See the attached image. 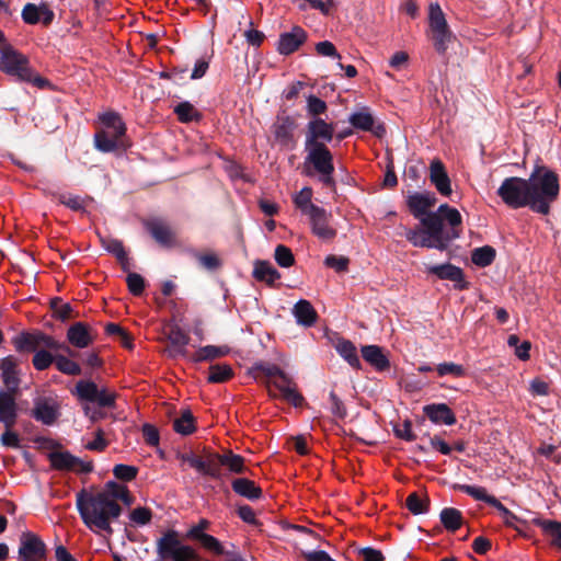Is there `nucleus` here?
<instances>
[{"mask_svg":"<svg viewBox=\"0 0 561 561\" xmlns=\"http://www.w3.org/2000/svg\"><path fill=\"white\" fill-rule=\"evenodd\" d=\"M119 502L130 506L134 497L125 484L110 481L100 491L81 490L78 492L76 505L83 524L90 530L111 535L113 533L111 524L123 512Z\"/></svg>","mask_w":561,"mask_h":561,"instance_id":"1","label":"nucleus"},{"mask_svg":"<svg viewBox=\"0 0 561 561\" xmlns=\"http://www.w3.org/2000/svg\"><path fill=\"white\" fill-rule=\"evenodd\" d=\"M334 137V126L322 118L307 124L304 169L307 175L318 174L327 186H333L334 158L328 147Z\"/></svg>","mask_w":561,"mask_h":561,"instance_id":"2","label":"nucleus"},{"mask_svg":"<svg viewBox=\"0 0 561 561\" xmlns=\"http://www.w3.org/2000/svg\"><path fill=\"white\" fill-rule=\"evenodd\" d=\"M436 202V196L432 192H415L407 197L410 213L420 219L427 234L437 237L442 232L444 222H447L450 229H460L462 218L456 208L443 204L436 211H428Z\"/></svg>","mask_w":561,"mask_h":561,"instance_id":"3","label":"nucleus"},{"mask_svg":"<svg viewBox=\"0 0 561 561\" xmlns=\"http://www.w3.org/2000/svg\"><path fill=\"white\" fill-rule=\"evenodd\" d=\"M531 210L548 215L560 191L558 174L547 167H536L527 179Z\"/></svg>","mask_w":561,"mask_h":561,"instance_id":"4","label":"nucleus"},{"mask_svg":"<svg viewBox=\"0 0 561 561\" xmlns=\"http://www.w3.org/2000/svg\"><path fill=\"white\" fill-rule=\"evenodd\" d=\"M102 128L94 134L95 148L102 152H113L127 149L130 146L126 137V125L121 115L107 111L99 115Z\"/></svg>","mask_w":561,"mask_h":561,"instance_id":"5","label":"nucleus"},{"mask_svg":"<svg viewBox=\"0 0 561 561\" xmlns=\"http://www.w3.org/2000/svg\"><path fill=\"white\" fill-rule=\"evenodd\" d=\"M0 69L19 81L30 82L38 89L50 88V82L33 71L26 56L19 53L5 38L0 42Z\"/></svg>","mask_w":561,"mask_h":561,"instance_id":"6","label":"nucleus"},{"mask_svg":"<svg viewBox=\"0 0 561 561\" xmlns=\"http://www.w3.org/2000/svg\"><path fill=\"white\" fill-rule=\"evenodd\" d=\"M427 36L432 41L435 50L440 55L446 53L448 44L454 37L445 18V13L437 2H432L428 5Z\"/></svg>","mask_w":561,"mask_h":561,"instance_id":"7","label":"nucleus"},{"mask_svg":"<svg viewBox=\"0 0 561 561\" xmlns=\"http://www.w3.org/2000/svg\"><path fill=\"white\" fill-rule=\"evenodd\" d=\"M496 193L502 202L510 208L518 209L529 207L531 209L526 179L518 176L506 178L497 188Z\"/></svg>","mask_w":561,"mask_h":561,"instance_id":"8","label":"nucleus"},{"mask_svg":"<svg viewBox=\"0 0 561 561\" xmlns=\"http://www.w3.org/2000/svg\"><path fill=\"white\" fill-rule=\"evenodd\" d=\"M79 400L96 403L99 408L115 409L118 393L106 387H99L90 380H80L76 385Z\"/></svg>","mask_w":561,"mask_h":561,"instance_id":"9","label":"nucleus"},{"mask_svg":"<svg viewBox=\"0 0 561 561\" xmlns=\"http://www.w3.org/2000/svg\"><path fill=\"white\" fill-rule=\"evenodd\" d=\"M14 348L20 353H36L41 348L60 350L61 344L53 336L41 331L22 332L12 339Z\"/></svg>","mask_w":561,"mask_h":561,"instance_id":"10","label":"nucleus"},{"mask_svg":"<svg viewBox=\"0 0 561 561\" xmlns=\"http://www.w3.org/2000/svg\"><path fill=\"white\" fill-rule=\"evenodd\" d=\"M158 551L163 559L172 561H191L195 557V552L190 546L181 545L175 531H169L159 539Z\"/></svg>","mask_w":561,"mask_h":561,"instance_id":"11","label":"nucleus"},{"mask_svg":"<svg viewBox=\"0 0 561 561\" xmlns=\"http://www.w3.org/2000/svg\"><path fill=\"white\" fill-rule=\"evenodd\" d=\"M460 229H449L445 232L444 227H442V232L437 237H434L427 234L425 230L421 232L410 229L407 231L405 237L414 247L445 250L449 241L460 236Z\"/></svg>","mask_w":561,"mask_h":561,"instance_id":"12","label":"nucleus"},{"mask_svg":"<svg viewBox=\"0 0 561 561\" xmlns=\"http://www.w3.org/2000/svg\"><path fill=\"white\" fill-rule=\"evenodd\" d=\"M308 218L311 232L319 240L330 243L335 239L337 230L333 225V217L331 213L327 211L323 207H320L310 214Z\"/></svg>","mask_w":561,"mask_h":561,"instance_id":"13","label":"nucleus"},{"mask_svg":"<svg viewBox=\"0 0 561 561\" xmlns=\"http://www.w3.org/2000/svg\"><path fill=\"white\" fill-rule=\"evenodd\" d=\"M144 227L159 245L167 249L180 245L176 232L164 219L158 217L147 219L144 221Z\"/></svg>","mask_w":561,"mask_h":561,"instance_id":"14","label":"nucleus"},{"mask_svg":"<svg viewBox=\"0 0 561 561\" xmlns=\"http://www.w3.org/2000/svg\"><path fill=\"white\" fill-rule=\"evenodd\" d=\"M51 468L60 471L89 473L93 470L92 461H84L69 451H53L48 454Z\"/></svg>","mask_w":561,"mask_h":561,"instance_id":"15","label":"nucleus"},{"mask_svg":"<svg viewBox=\"0 0 561 561\" xmlns=\"http://www.w3.org/2000/svg\"><path fill=\"white\" fill-rule=\"evenodd\" d=\"M296 129V119L285 113L278 114L271 127L275 142L286 148H293L295 146Z\"/></svg>","mask_w":561,"mask_h":561,"instance_id":"16","label":"nucleus"},{"mask_svg":"<svg viewBox=\"0 0 561 561\" xmlns=\"http://www.w3.org/2000/svg\"><path fill=\"white\" fill-rule=\"evenodd\" d=\"M31 415L37 422L51 426L60 416V404L50 397H38L34 399Z\"/></svg>","mask_w":561,"mask_h":561,"instance_id":"17","label":"nucleus"},{"mask_svg":"<svg viewBox=\"0 0 561 561\" xmlns=\"http://www.w3.org/2000/svg\"><path fill=\"white\" fill-rule=\"evenodd\" d=\"M46 558V545L33 533H23L20 538V561H44Z\"/></svg>","mask_w":561,"mask_h":561,"instance_id":"18","label":"nucleus"},{"mask_svg":"<svg viewBox=\"0 0 561 561\" xmlns=\"http://www.w3.org/2000/svg\"><path fill=\"white\" fill-rule=\"evenodd\" d=\"M96 337V331L84 322H75L67 330L68 342L77 348H85L92 345Z\"/></svg>","mask_w":561,"mask_h":561,"instance_id":"19","label":"nucleus"},{"mask_svg":"<svg viewBox=\"0 0 561 561\" xmlns=\"http://www.w3.org/2000/svg\"><path fill=\"white\" fill-rule=\"evenodd\" d=\"M271 389L274 393L275 391H278L280 398L294 407H301L305 402L302 394L297 390L296 383L287 374H284L279 378L273 380Z\"/></svg>","mask_w":561,"mask_h":561,"instance_id":"20","label":"nucleus"},{"mask_svg":"<svg viewBox=\"0 0 561 561\" xmlns=\"http://www.w3.org/2000/svg\"><path fill=\"white\" fill-rule=\"evenodd\" d=\"M19 391H0V423L5 428H12L18 420L16 394Z\"/></svg>","mask_w":561,"mask_h":561,"instance_id":"21","label":"nucleus"},{"mask_svg":"<svg viewBox=\"0 0 561 561\" xmlns=\"http://www.w3.org/2000/svg\"><path fill=\"white\" fill-rule=\"evenodd\" d=\"M307 39V33L299 26H295L290 32L279 35L277 51L280 55H290L295 53Z\"/></svg>","mask_w":561,"mask_h":561,"instance_id":"22","label":"nucleus"},{"mask_svg":"<svg viewBox=\"0 0 561 561\" xmlns=\"http://www.w3.org/2000/svg\"><path fill=\"white\" fill-rule=\"evenodd\" d=\"M21 15L23 21L30 25L37 24L39 21H42L44 25H49L55 16L53 10H50L46 3H41L39 5L26 3Z\"/></svg>","mask_w":561,"mask_h":561,"instance_id":"23","label":"nucleus"},{"mask_svg":"<svg viewBox=\"0 0 561 561\" xmlns=\"http://www.w3.org/2000/svg\"><path fill=\"white\" fill-rule=\"evenodd\" d=\"M428 274L437 276L439 279H447L455 283V287L458 289H465L467 287L463 279V272L460 267L453 264H439L426 266Z\"/></svg>","mask_w":561,"mask_h":561,"instance_id":"24","label":"nucleus"},{"mask_svg":"<svg viewBox=\"0 0 561 561\" xmlns=\"http://www.w3.org/2000/svg\"><path fill=\"white\" fill-rule=\"evenodd\" d=\"M430 180L435 186L437 192L443 196H449L451 194L450 179L445 170L443 162L435 159L430 165Z\"/></svg>","mask_w":561,"mask_h":561,"instance_id":"25","label":"nucleus"},{"mask_svg":"<svg viewBox=\"0 0 561 561\" xmlns=\"http://www.w3.org/2000/svg\"><path fill=\"white\" fill-rule=\"evenodd\" d=\"M1 378L9 391H19L20 373L18 369V359L9 355L0 360Z\"/></svg>","mask_w":561,"mask_h":561,"instance_id":"26","label":"nucleus"},{"mask_svg":"<svg viewBox=\"0 0 561 561\" xmlns=\"http://www.w3.org/2000/svg\"><path fill=\"white\" fill-rule=\"evenodd\" d=\"M169 347L165 350L168 355L172 358L186 356V346L190 342V336L178 325L170 329L168 333Z\"/></svg>","mask_w":561,"mask_h":561,"instance_id":"27","label":"nucleus"},{"mask_svg":"<svg viewBox=\"0 0 561 561\" xmlns=\"http://www.w3.org/2000/svg\"><path fill=\"white\" fill-rule=\"evenodd\" d=\"M348 122L354 128L363 131H373L377 136L385 131L381 125L375 127V118L368 107H362L359 111L354 112L350 116Z\"/></svg>","mask_w":561,"mask_h":561,"instance_id":"28","label":"nucleus"},{"mask_svg":"<svg viewBox=\"0 0 561 561\" xmlns=\"http://www.w3.org/2000/svg\"><path fill=\"white\" fill-rule=\"evenodd\" d=\"M424 414L436 424L454 425L456 416L445 403L427 404L423 408Z\"/></svg>","mask_w":561,"mask_h":561,"instance_id":"29","label":"nucleus"},{"mask_svg":"<svg viewBox=\"0 0 561 561\" xmlns=\"http://www.w3.org/2000/svg\"><path fill=\"white\" fill-rule=\"evenodd\" d=\"M363 358L377 371H385L390 368V362L378 345H365L360 350Z\"/></svg>","mask_w":561,"mask_h":561,"instance_id":"30","label":"nucleus"},{"mask_svg":"<svg viewBox=\"0 0 561 561\" xmlns=\"http://www.w3.org/2000/svg\"><path fill=\"white\" fill-rule=\"evenodd\" d=\"M233 492L250 501L260 500L263 495L262 489L254 481L247 478H237L231 482Z\"/></svg>","mask_w":561,"mask_h":561,"instance_id":"31","label":"nucleus"},{"mask_svg":"<svg viewBox=\"0 0 561 561\" xmlns=\"http://www.w3.org/2000/svg\"><path fill=\"white\" fill-rule=\"evenodd\" d=\"M293 314L296 321L304 327H312L318 319V314L310 301L300 299L293 308Z\"/></svg>","mask_w":561,"mask_h":561,"instance_id":"32","label":"nucleus"},{"mask_svg":"<svg viewBox=\"0 0 561 561\" xmlns=\"http://www.w3.org/2000/svg\"><path fill=\"white\" fill-rule=\"evenodd\" d=\"M253 277L256 280L273 285L280 278V274L270 262L257 261L254 264Z\"/></svg>","mask_w":561,"mask_h":561,"instance_id":"33","label":"nucleus"},{"mask_svg":"<svg viewBox=\"0 0 561 561\" xmlns=\"http://www.w3.org/2000/svg\"><path fill=\"white\" fill-rule=\"evenodd\" d=\"M218 462L226 467L231 473L241 474L247 472L244 458L240 455L227 450L224 454L217 455Z\"/></svg>","mask_w":561,"mask_h":561,"instance_id":"34","label":"nucleus"},{"mask_svg":"<svg viewBox=\"0 0 561 561\" xmlns=\"http://www.w3.org/2000/svg\"><path fill=\"white\" fill-rule=\"evenodd\" d=\"M312 188L305 186L293 197V202L296 208H298L306 216H309L320 208V206L312 203Z\"/></svg>","mask_w":561,"mask_h":561,"instance_id":"35","label":"nucleus"},{"mask_svg":"<svg viewBox=\"0 0 561 561\" xmlns=\"http://www.w3.org/2000/svg\"><path fill=\"white\" fill-rule=\"evenodd\" d=\"M230 352V348L226 345L215 346V345H206L198 348L191 356V360L194 363L213 360L215 358H220L226 356Z\"/></svg>","mask_w":561,"mask_h":561,"instance_id":"36","label":"nucleus"},{"mask_svg":"<svg viewBox=\"0 0 561 561\" xmlns=\"http://www.w3.org/2000/svg\"><path fill=\"white\" fill-rule=\"evenodd\" d=\"M337 353L355 369H360L362 364L357 355L356 346L348 340H341L336 344Z\"/></svg>","mask_w":561,"mask_h":561,"instance_id":"37","label":"nucleus"},{"mask_svg":"<svg viewBox=\"0 0 561 561\" xmlns=\"http://www.w3.org/2000/svg\"><path fill=\"white\" fill-rule=\"evenodd\" d=\"M440 522L448 531L455 533L462 525V514L457 508L446 507L440 512Z\"/></svg>","mask_w":561,"mask_h":561,"instance_id":"38","label":"nucleus"},{"mask_svg":"<svg viewBox=\"0 0 561 561\" xmlns=\"http://www.w3.org/2000/svg\"><path fill=\"white\" fill-rule=\"evenodd\" d=\"M174 113L181 123L198 122L202 119V114L187 101L179 103L174 107Z\"/></svg>","mask_w":561,"mask_h":561,"instance_id":"39","label":"nucleus"},{"mask_svg":"<svg viewBox=\"0 0 561 561\" xmlns=\"http://www.w3.org/2000/svg\"><path fill=\"white\" fill-rule=\"evenodd\" d=\"M233 377V370L230 365L217 364L209 367V374L207 377L210 383H222L230 380Z\"/></svg>","mask_w":561,"mask_h":561,"instance_id":"40","label":"nucleus"},{"mask_svg":"<svg viewBox=\"0 0 561 561\" xmlns=\"http://www.w3.org/2000/svg\"><path fill=\"white\" fill-rule=\"evenodd\" d=\"M537 525L551 538V545L561 549V523L557 520H539Z\"/></svg>","mask_w":561,"mask_h":561,"instance_id":"41","label":"nucleus"},{"mask_svg":"<svg viewBox=\"0 0 561 561\" xmlns=\"http://www.w3.org/2000/svg\"><path fill=\"white\" fill-rule=\"evenodd\" d=\"M195 428V419L190 410L183 411L173 422V430L181 435H190Z\"/></svg>","mask_w":561,"mask_h":561,"instance_id":"42","label":"nucleus"},{"mask_svg":"<svg viewBox=\"0 0 561 561\" xmlns=\"http://www.w3.org/2000/svg\"><path fill=\"white\" fill-rule=\"evenodd\" d=\"M101 242H102L103 248L107 252L114 254L117 257V260L123 264L124 270H126L127 268V254H126V251L124 249L122 241H119L117 239H112V238H102Z\"/></svg>","mask_w":561,"mask_h":561,"instance_id":"43","label":"nucleus"},{"mask_svg":"<svg viewBox=\"0 0 561 561\" xmlns=\"http://www.w3.org/2000/svg\"><path fill=\"white\" fill-rule=\"evenodd\" d=\"M495 259V250L490 245L477 248L471 253V261L480 267H485L492 264Z\"/></svg>","mask_w":561,"mask_h":561,"instance_id":"44","label":"nucleus"},{"mask_svg":"<svg viewBox=\"0 0 561 561\" xmlns=\"http://www.w3.org/2000/svg\"><path fill=\"white\" fill-rule=\"evenodd\" d=\"M455 489L462 491L463 493L470 495L477 501H483L491 505L492 500H496L495 496L489 495L486 490L482 486L469 485V484H457Z\"/></svg>","mask_w":561,"mask_h":561,"instance_id":"45","label":"nucleus"},{"mask_svg":"<svg viewBox=\"0 0 561 561\" xmlns=\"http://www.w3.org/2000/svg\"><path fill=\"white\" fill-rule=\"evenodd\" d=\"M405 505L412 514L419 515L428 511L430 501L427 497H421L416 492H413L407 497Z\"/></svg>","mask_w":561,"mask_h":561,"instance_id":"46","label":"nucleus"},{"mask_svg":"<svg viewBox=\"0 0 561 561\" xmlns=\"http://www.w3.org/2000/svg\"><path fill=\"white\" fill-rule=\"evenodd\" d=\"M55 366L60 373H62L65 375H68V376L81 375L80 365L64 355H56Z\"/></svg>","mask_w":561,"mask_h":561,"instance_id":"47","label":"nucleus"},{"mask_svg":"<svg viewBox=\"0 0 561 561\" xmlns=\"http://www.w3.org/2000/svg\"><path fill=\"white\" fill-rule=\"evenodd\" d=\"M48 348L38 350L32 359L33 366L36 370H45L50 367V365L56 362V356L51 355Z\"/></svg>","mask_w":561,"mask_h":561,"instance_id":"48","label":"nucleus"},{"mask_svg":"<svg viewBox=\"0 0 561 561\" xmlns=\"http://www.w3.org/2000/svg\"><path fill=\"white\" fill-rule=\"evenodd\" d=\"M58 202L75 211H84L87 199L72 194H59Z\"/></svg>","mask_w":561,"mask_h":561,"instance_id":"49","label":"nucleus"},{"mask_svg":"<svg viewBox=\"0 0 561 561\" xmlns=\"http://www.w3.org/2000/svg\"><path fill=\"white\" fill-rule=\"evenodd\" d=\"M274 259L280 267L287 268L295 264V257L291 250L284 244H278L276 247Z\"/></svg>","mask_w":561,"mask_h":561,"instance_id":"50","label":"nucleus"},{"mask_svg":"<svg viewBox=\"0 0 561 561\" xmlns=\"http://www.w3.org/2000/svg\"><path fill=\"white\" fill-rule=\"evenodd\" d=\"M259 369L265 375V377L267 378L266 380V387L268 389V393L271 397H274L276 398L277 394L273 392V390L271 389V383L273 382V380L279 378L280 376H283L284 374H286L284 370H282L277 365H274V364H266V365H261L259 367Z\"/></svg>","mask_w":561,"mask_h":561,"instance_id":"51","label":"nucleus"},{"mask_svg":"<svg viewBox=\"0 0 561 561\" xmlns=\"http://www.w3.org/2000/svg\"><path fill=\"white\" fill-rule=\"evenodd\" d=\"M152 512L148 507H136L129 513V519L135 526H144L151 522Z\"/></svg>","mask_w":561,"mask_h":561,"instance_id":"52","label":"nucleus"},{"mask_svg":"<svg viewBox=\"0 0 561 561\" xmlns=\"http://www.w3.org/2000/svg\"><path fill=\"white\" fill-rule=\"evenodd\" d=\"M217 455L214 454L207 457V459L204 460V469L202 470V474L209 476L214 479H220L221 473V465L217 460Z\"/></svg>","mask_w":561,"mask_h":561,"instance_id":"53","label":"nucleus"},{"mask_svg":"<svg viewBox=\"0 0 561 561\" xmlns=\"http://www.w3.org/2000/svg\"><path fill=\"white\" fill-rule=\"evenodd\" d=\"M138 469L129 465H116L113 468V474L116 479L122 481H131L137 477Z\"/></svg>","mask_w":561,"mask_h":561,"instance_id":"54","label":"nucleus"},{"mask_svg":"<svg viewBox=\"0 0 561 561\" xmlns=\"http://www.w3.org/2000/svg\"><path fill=\"white\" fill-rule=\"evenodd\" d=\"M436 371L440 377L446 375H451L454 377H463L466 374V370L461 365L447 362L438 364L436 366Z\"/></svg>","mask_w":561,"mask_h":561,"instance_id":"55","label":"nucleus"},{"mask_svg":"<svg viewBox=\"0 0 561 561\" xmlns=\"http://www.w3.org/2000/svg\"><path fill=\"white\" fill-rule=\"evenodd\" d=\"M128 290L134 296H140L145 289V279L140 274L129 273L126 277Z\"/></svg>","mask_w":561,"mask_h":561,"instance_id":"56","label":"nucleus"},{"mask_svg":"<svg viewBox=\"0 0 561 561\" xmlns=\"http://www.w3.org/2000/svg\"><path fill=\"white\" fill-rule=\"evenodd\" d=\"M491 506L495 507L501 513L506 526L515 528V523L519 522V518L514 513L505 507L497 499L491 501Z\"/></svg>","mask_w":561,"mask_h":561,"instance_id":"57","label":"nucleus"},{"mask_svg":"<svg viewBox=\"0 0 561 561\" xmlns=\"http://www.w3.org/2000/svg\"><path fill=\"white\" fill-rule=\"evenodd\" d=\"M198 541L206 550L217 556L224 554L225 552L222 545L219 542L217 538H215L211 535L206 534L205 536H202V538H199Z\"/></svg>","mask_w":561,"mask_h":561,"instance_id":"58","label":"nucleus"},{"mask_svg":"<svg viewBox=\"0 0 561 561\" xmlns=\"http://www.w3.org/2000/svg\"><path fill=\"white\" fill-rule=\"evenodd\" d=\"M0 443L2 446L18 449L21 447V439L18 433L11 428H5L4 433L0 436Z\"/></svg>","mask_w":561,"mask_h":561,"instance_id":"59","label":"nucleus"},{"mask_svg":"<svg viewBox=\"0 0 561 561\" xmlns=\"http://www.w3.org/2000/svg\"><path fill=\"white\" fill-rule=\"evenodd\" d=\"M179 459L181 460L182 465L186 463L191 468H194L196 471L202 473V470L204 469V460H205L202 457L196 456L193 453H187V454L179 455Z\"/></svg>","mask_w":561,"mask_h":561,"instance_id":"60","label":"nucleus"},{"mask_svg":"<svg viewBox=\"0 0 561 561\" xmlns=\"http://www.w3.org/2000/svg\"><path fill=\"white\" fill-rule=\"evenodd\" d=\"M348 259L345 256L328 255L324 260V264L328 267L334 268L336 272H344L348 267Z\"/></svg>","mask_w":561,"mask_h":561,"instance_id":"61","label":"nucleus"},{"mask_svg":"<svg viewBox=\"0 0 561 561\" xmlns=\"http://www.w3.org/2000/svg\"><path fill=\"white\" fill-rule=\"evenodd\" d=\"M307 110L311 115H320L327 111V103L316 95H310L307 100Z\"/></svg>","mask_w":561,"mask_h":561,"instance_id":"62","label":"nucleus"},{"mask_svg":"<svg viewBox=\"0 0 561 561\" xmlns=\"http://www.w3.org/2000/svg\"><path fill=\"white\" fill-rule=\"evenodd\" d=\"M196 259L203 267L209 271L220 266V260L215 253L197 254Z\"/></svg>","mask_w":561,"mask_h":561,"instance_id":"63","label":"nucleus"},{"mask_svg":"<svg viewBox=\"0 0 561 561\" xmlns=\"http://www.w3.org/2000/svg\"><path fill=\"white\" fill-rule=\"evenodd\" d=\"M316 51L318 55L323 57L341 59V55L337 53L335 46L329 41L319 42L316 45Z\"/></svg>","mask_w":561,"mask_h":561,"instance_id":"64","label":"nucleus"}]
</instances>
